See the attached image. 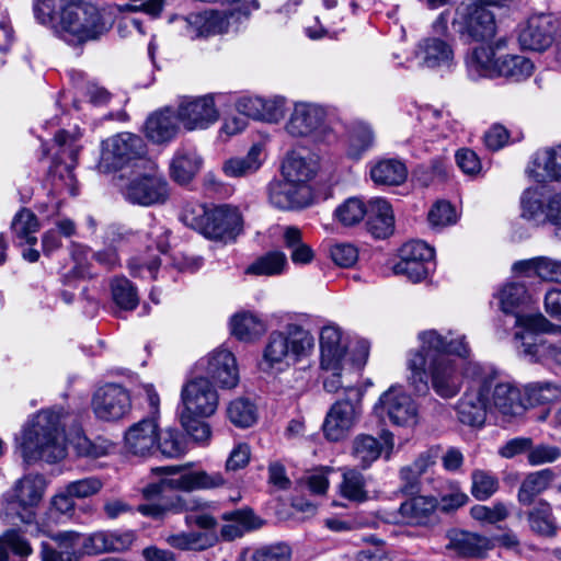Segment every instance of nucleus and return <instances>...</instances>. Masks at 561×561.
<instances>
[{"label": "nucleus", "mask_w": 561, "mask_h": 561, "mask_svg": "<svg viewBox=\"0 0 561 561\" xmlns=\"http://www.w3.org/2000/svg\"><path fill=\"white\" fill-rule=\"evenodd\" d=\"M230 327L232 335L244 342L255 341L266 331V324L251 312L234 314L231 318Z\"/></svg>", "instance_id": "nucleus-44"}, {"label": "nucleus", "mask_w": 561, "mask_h": 561, "mask_svg": "<svg viewBox=\"0 0 561 561\" xmlns=\"http://www.w3.org/2000/svg\"><path fill=\"white\" fill-rule=\"evenodd\" d=\"M438 500L434 496L416 495L402 502L392 523H402L411 526H426L435 519Z\"/></svg>", "instance_id": "nucleus-24"}, {"label": "nucleus", "mask_w": 561, "mask_h": 561, "mask_svg": "<svg viewBox=\"0 0 561 561\" xmlns=\"http://www.w3.org/2000/svg\"><path fill=\"white\" fill-rule=\"evenodd\" d=\"M481 377L493 378L490 392L492 412H497L503 417H514L523 414V403L519 389L508 381H499L494 375L481 373Z\"/></svg>", "instance_id": "nucleus-25"}, {"label": "nucleus", "mask_w": 561, "mask_h": 561, "mask_svg": "<svg viewBox=\"0 0 561 561\" xmlns=\"http://www.w3.org/2000/svg\"><path fill=\"white\" fill-rule=\"evenodd\" d=\"M513 271L527 276H538L543 280L561 283V261L546 256L518 261L514 263Z\"/></svg>", "instance_id": "nucleus-42"}, {"label": "nucleus", "mask_w": 561, "mask_h": 561, "mask_svg": "<svg viewBox=\"0 0 561 561\" xmlns=\"http://www.w3.org/2000/svg\"><path fill=\"white\" fill-rule=\"evenodd\" d=\"M453 25L458 33L477 42L490 39L496 33L494 13L490 4L483 2L461 4L456 11Z\"/></svg>", "instance_id": "nucleus-14"}, {"label": "nucleus", "mask_w": 561, "mask_h": 561, "mask_svg": "<svg viewBox=\"0 0 561 561\" xmlns=\"http://www.w3.org/2000/svg\"><path fill=\"white\" fill-rule=\"evenodd\" d=\"M533 62L519 55H505L497 58L496 78L504 77L515 81L529 77L533 72Z\"/></svg>", "instance_id": "nucleus-50"}, {"label": "nucleus", "mask_w": 561, "mask_h": 561, "mask_svg": "<svg viewBox=\"0 0 561 561\" xmlns=\"http://www.w3.org/2000/svg\"><path fill=\"white\" fill-rule=\"evenodd\" d=\"M374 413L379 419L387 416L396 426L414 427L419 423L417 405L402 387L386 390L375 403Z\"/></svg>", "instance_id": "nucleus-15"}, {"label": "nucleus", "mask_w": 561, "mask_h": 561, "mask_svg": "<svg viewBox=\"0 0 561 561\" xmlns=\"http://www.w3.org/2000/svg\"><path fill=\"white\" fill-rule=\"evenodd\" d=\"M548 324V320L541 313L518 316L516 327L522 330L515 333V340L520 341V352L528 360L549 367L561 366V340L537 335L547 331Z\"/></svg>", "instance_id": "nucleus-5"}, {"label": "nucleus", "mask_w": 561, "mask_h": 561, "mask_svg": "<svg viewBox=\"0 0 561 561\" xmlns=\"http://www.w3.org/2000/svg\"><path fill=\"white\" fill-rule=\"evenodd\" d=\"M187 38H206L228 31V20L217 11L191 13L186 16H174L170 20Z\"/></svg>", "instance_id": "nucleus-20"}, {"label": "nucleus", "mask_w": 561, "mask_h": 561, "mask_svg": "<svg viewBox=\"0 0 561 561\" xmlns=\"http://www.w3.org/2000/svg\"><path fill=\"white\" fill-rule=\"evenodd\" d=\"M447 547L460 557L479 558L483 557L494 545L486 537L473 533L454 531Z\"/></svg>", "instance_id": "nucleus-36"}, {"label": "nucleus", "mask_w": 561, "mask_h": 561, "mask_svg": "<svg viewBox=\"0 0 561 561\" xmlns=\"http://www.w3.org/2000/svg\"><path fill=\"white\" fill-rule=\"evenodd\" d=\"M147 157V145L139 135L124 131L104 139L101 144V156L98 168L108 173L134 165L140 161L144 164Z\"/></svg>", "instance_id": "nucleus-7"}, {"label": "nucleus", "mask_w": 561, "mask_h": 561, "mask_svg": "<svg viewBox=\"0 0 561 561\" xmlns=\"http://www.w3.org/2000/svg\"><path fill=\"white\" fill-rule=\"evenodd\" d=\"M183 221L213 240L233 239L242 229V218L238 208L218 205L206 208L203 205H186Z\"/></svg>", "instance_id": "nucleus-6"}, {"label": "nucleus", "mask_w": 561, "mask_h": 561, "mask_svg": "<svg viewBox=\"0 0 561 561\" xmlns=\"http://www.w3.org/2000/svg\"><path fill=\"white\" fill-rule=\"evenodd\" d=\"M558 30L559 22L554 15L538 13L518 23L515 34L520 49L540 53L552 45Z\"/></svg>", "instance_id": "nucleus-16"}, {"label": "nucleus", "mask_w": 561, "mask_h": 561, "mask_svg": "<svg viewBox=\"0 0 561 561\" xmlns=\"http://www.w3.org/2000/svg\"><path fill=\"white\" fill-rule=\"evenodd\" d=\"M320 367L336 369L339 363H348L347 343L341 329L334 324L322 328L320 332Z\"/></svg>", "instance_id": "nucleus-27"}, {"label": "nucleus", "mask_w": 561, "mask_h": 561, "mask_svg": "<svg viewBox=\"0 0 561 561\" xmlns=\"http://www.w3.org/2000/svg\"><path fill=\"white\" fill-rule=\"evenodd\" d=\"M11 230L19 245H34L37 242L35 233L39 230V222L33 211L22 208L13 217Z\"/></svg>", "instance_id": "nucleus-46"}, {"label": "nucleus", "mask_w": 561, "mask_h": 561, "mask_svg": "<svg viewBox=\"0 0 561 561\" xmlns=\"http://www.w3.org/2000/svg\"><path fill=\"white\" fill-rule=\"evenodd\" d=\"M314 348V337L304 325L290 322L283 330L270 333L260 367L266 373H282L308 357Z\"/></svg>", "instance_id": "nucleus-4"}, {"label": "nucleus", "mask_w": 561, "mask_h": 561, "mask_svg": "<svg viewBox=\"0 0 561 561\" xmlns=\"http://www.w3.org/2000/svg\"><path fill=\"white\" fill-rule=\"evenodd\" d=\"M145 168V173L134 176L124 187L125 198L141 206L164 204L170 196L168 181L153 162L146 161Z\"/></svg>", "instance_id": "nucleus-11"}, {"label": "nucleus", "mask_w": 561, "mask_h": 561, "mask_svg": "<svg viewBox=\"0 0 561 561\" xmlns=\"http://www.w3.org/2000/svg\"><path fill=\"white\" fill-rule=\"evenodd\" d=\"M291 549L288 545L278 542L262 546L250 553V561H290Z\"/></svg>", "instance_id": "nucleus-64"}, {"label": "nucleus", "mask_w": 561, "mask_h": 561, "mask_svg": "<svg viewBox=\"0 0 561 561\" xmlns=\"http://www.w3.org/2000/svg\"><path fill=\"white\" fill-rule=\"evenodd\" d=\"M379 442L371 435H358L353 440L352 455L363 469H367L382 454L390 459L394 448V437L390 431H382Z\"/></svg>", "instance_id": "nucleus-23"}, {"label": "nucleus", "mask_w": 561, "mask_h": 561, "mask_svg": "<svg viewBox=\"0 0 561 561\" xmlns=\"http://www.w3.org/2000/svg\"><path fill=\"white\" fill-rule=\"evenodd\" d=\"M263 145L253 144L244 157H232L222 163V172L229 178L247 176L256 172L263 162Z\"/></svg>", "instance_id": "nucleus-41"}, {"label": "nucleus", "mask_w": 561, "mask_h": 561, "mask_svg": "<svg viewBox=\"0 0 561 561\" xmlns=\"http://www.w3.org/2000/svg\"><path fill=\"white\" fill-rule=\"evenodd\" d=\"M185 510L184 500L178 495L161 496L156 502L141 504L137 507V512L141 515L153 519H161L169 513H181Z\"/></svg>", "instance_id": "nucleus-52"}, {"label": "nucleus", "mask_w": 561, "mask_h": 561, "mask_svg": "<svg viewBox=\"0 0 561 561\" xmlns=\"http://www.w3.org/2000/svg\"><path fill=\"white\" fill-rule=\"evenodd\" d=\"M528 174L538 183L561 180V146L537 151Z\"/></svg>", "instance_id": "nucleus-32"}, {"label": "nucleus", "mask_w": 561, "mask_h": 561, "mask_svg": "<svg viewBox=\"0 0 561 561\" xmlns=\"http://www.w3.org/2000/svg\"><path fill=\"white\" fill-rule=\"evenodd\" d=\"M366 208L367 205L362 199L351 197L335 209L334 216L341 225L352 227L364 219Z\"/></svg>", "instance_id": "nucleus-60"}, {"label": "nucleus", "mask_w": 561, "mask_h": 561, "mask_svg": "<svg viewBox=\"0 0 561 561\" xmlns=\"http://www.w3.org/2000/svg\"><path fill=\"white\" fill-rule=\"evenodd\" d=\"M32 547L25 537L16 529H8L0 535V561H9L10 554L27 557Z\"/></svg>", "instance_id": "nucleus-53"}, {"label": "nucleus", "mask_w": 561, "mask_h": 561, "mask_svg": "<svg viewBox=\"0 0 561 561\" xmlns=\"http://www.w3.org/2000/svg\"><path fill=\"white\" fill-rule=\"evenodd\" d=\"M46 482L41 474H26L13 488L12 500L8 501L2 520L15 525L18 522L30 524L34 519L33 508L41 502Z\"/></svg>", "instance_id": "nucleus-8"}, {"label": "nucleus", "mask_w": 561, "mask_h": 561, "mask_svg": "<svg viewBox=\"0 0 561 561\" xmlns=\"http://www.w3.org/2000/svg\"><path fill=\"white\" fill-rule=\"evenodd\" d=\"M154 471L164 472L173 477L162 479L159 483H152L142 489V495L147 500L161 497L162 492L167 489L180 491H193L197 489H214L224 485L225 479L218 472L207 473L206 471H185L180 476L178 466H167L153 469Z\"/></svg>", "instance_id": "nucleus-9"}, {"label": "nucleus", "mask_w": 561, "mask_h": 561, "mask_svg": "<svg viewBox=\"0 0 561 561\" xmlns=\"http://www.w3.org/2000/svg\"><path fill=\"white\" fill-rule=\"evenodd\" d=\"M470 515L476 520L488 524H495L505 520L510 515V511L505 503L495 502L491 506L481 504L472 506L470 510Z\"/></svg>", "instance_id": "nucleus-62"}, {"label": "nucleus", "mask_w": 561, "mask_h": 561, "mask_svg": "<svg viewBox=\"0 0 561 561\" xmlns=\"http://www.w3.org/2000/svg\"><path fill=\"white\" fill-rule=\"evenodd\" d=\"M114 302L124 310H134L139 302L136 287L125 276L114 277L111 282Z\"/></svg>", "instance_id": "nucleus-55"}, {"label": "nucleus", "mask_w": 561, "mask_h": 561, "mask_svg": "<svg viewBox=\"0 0 561 561\" xmlns=\"http://www.w3.org/2000/svg\"><path fill=\"white\" fill-rule=\"evenodd\" d=\"M346 397L337 400L329 409L324 422V436L332 442H339L347 436L360 415L362 391L356 387L345 388Z\"/></svg>", "instance_id": "nucleus-10"}, {"label": "nucleus", "mask_w": 561, "mask_h": 561, "mask_svg": "<svg viewBox=\"0 0 561 561\" xmlns=\"http://www.w3.org/2000/svg\"><path fill=\"white\" fill-rule=\"evenodd\" d=\"M178 131V115L169 107L153 112L145 124V134L154 144L171 141Z\"/></svg>", "instance_id": "nucleus-31"}, {"label": "nucleus", "mask_w": 561, "mask_h": 561, "mask_svg": "<svg viewBox=\"0 0 561 561\" xmlns=\"http://www.w3.org/2000/svg\"><path fill=\"white\" fill-rule=\"evenodd\" d=\"M546 192L543 186L530 187L520 197L522 217L537 225L547 221Z\"/></svg>", "instance_id": "nucleus-45"}, {"label": "nucleus", "mask_w": 561, "mask_h": 561, "mask_svg": "<svg viewBox=\"0 0 561 561\" xmlns=\"http://www.w3.org/2000/svg\"><path fill=\"white\" fill-rule=\"evenodd\" d=\"M178 119L188 130H204L219 119V111L215 104L214 94L197 98H184L176 111Z\"/></svg>", "instance_id": "nucleus-17"}, {"label": "nucleus", "mask_w": 561, "mask_h": 561, "mask_svg": "<svg viewBox=\"0 0 561 561\" xmlns=\"http://www.w3.org/2000/svg\"><path fill=\"white\" fill-rule=\"evenodd\" d=\"M158 439L157 417L151 416L133 424L125 433V446L136 456H147L156 450Z\"/></svg>", "instance_id": "nucleus-29"}, {"label": "nucleus", "mask_w": 561, "mask_h": 561, "mask_svg": "<svg viewBox=\"0 0 561 561\" xmlns=\"http://www.w3.org/2000/svg\"><path fill=\"white\" fill-rule=\"evenodd\" d=\"M531 505L525 513L529 529L541 537H553L558 526L550 503L541 499Z\"/></svg>", "instance_id": "nucleus-40"}, {"label": "nucleus", "mask_w": 561, "mask_h": 561, "mask_svg": "<svg viewBox=\"0 0 561 561\" xmlns=\"http://www.w3.org/2000/svg\"><path fill=\"white\" fill-rule=\"evenodd\" d=\"M55 142L58 145L57 160L64 163L66 170L70 171L77 162L79 146L77 139L66 130H60L55 136Z\"/></svg>", "instance_id": "nucleus-61"}, {"label": "nucleus", "mask_w": 561, "mask_h": 561, "mask_svg": "<svg viewBox=\"0 0 561 561\" xmlns=\"http://www.w3.org/2000/svg\"><path fill=\"white\" fill-rule=\"evenodd\" d=\"M370 178L377 185L398 186L405 182L408 168L399 159H381L371 165Z\"/></svg>", "instance_id": "nucleus-39"}, {"label": "nucleus", "mask_w": 561, "mask_h": 561, "mask_svg": "<svg viewBox=\"0 0 561 561\" xmlns=\"http://www.w3.org/2000/svg\"><path fill=\"white\" fill-rule=\"evenodd\" d=\"M181 400L180 414L210 416L218 407L217 391L205 377L188 380L182 388Z\"/></svg>", "instance_id": "nucleus-18"}, {"label": "nucleus", "mask_w": 561, "mask_h": 561, "mask_svg": "<svg viewBox=\"0 0 561 561\" xmlns=\"http://www.w3.org/2000/svg\"><path fill=\"white\" fill-rule=\"evenodd\" d=\"M374 133L366 125L357 126L351 134L347 154L353 159H359L362 154L371 148Z\"/></svg>", "instance_id": "nucleus-63"}, {"label": "nucleus", "mask_w": 561, "mask_h": 561, "mask_svg": "<svg viewBox=\"0 0 561 561\" xmlns=\"http://www.w3.org/2000/svg\"><path fill=\"white\" fill-rule=\"evenodd\" d=\"M288 267L287 256L282 251H270L250 264L245 273L256 276H277Z\"/></svg>", "instance_id": "nucleus-47"}, {"label": "nucleus", "mask_w": 561, "mask_h": 561, "mask_svg": "<svg viewBox=\"0 0 561 561\" xmlns=\"http://www.w3.org/2000/svg\"><path fill=\"white\" fill-rule=\"evenodd\" d=\"M56 10L54 0H35L33 12L36 21L50 27L53 33L71 46L98 41L108 27L99 9L83 0H60Z\"/></svg>", "instance_id": "nucleus-2"}, {"label": "nucleus", "mask_w": 561, "mask_h": 561, "mask_svg": "<svg viewBox=\"0 0 561 561\" xmlns=\"http://www.w3.org/2000/svg\"><path fill=\"white\" fill-rule=\"evenodd\" d=\"M497 58L493 47L477 46L466 58L468 75L471 79L496 78Z\"/></svg>", "instance_id": "nucleus-35"}, {"label": "nucleus", "mask_w": 561, "mask_h": 561, "mask_svg": "<svg viewBox=\"0 0 561 561\" xmlns=\"http://www.w3.org/2000/svg\"><path fill=\"white\" fill-rule=\"evenodd\" d=\"M170 547L181 551H205L216 546L219 538L216 533L179 531L164 537Z\"/></svg>", "instance_id": "nucleus-37"}, {"label": "nucleus", "mask_w": 561, "mask_h": 561, "mask_svg": "<svg viewBox=\"0 0 561 561\" xmlns=\"http://www.w3.org/2000/svg\"><path fill=\"white\" fill-rule=\"evenodd\" d=\"M415 56L423 67L449 69L455 61L454 45L450 39L428 36L420 41Z\"/></svg>", "instance_id": "nucleus-26"}, {"label": "nucleus", "mask_w": 561, "mask_h": 561, "mask_svg": "<svg viewBox=\"0 0 561 561\" xmlns=\"http://www.w3.org/2000/svg\"><path fill=\"white\" fill-rule=\"evenodd\" d=\"M64 417L62 409H47L27 422L19 438V449L26 462L44 460L54 463L65 458Z\"/></svg>", "instance_id": "nucleus-3"}, {"label": "nucleus", "mask_w": 561, "mask_h": 561, "mask_svg": "<svg viewBox=\"0 0 561 561\" xmlns=\"http://www.w3.org/2000/svg\"><path fill=\"white\" fill-rule=\"evenodd\" d=\"M91 405L99 420L114 422L129 413L131 400L124 387L108 383L95 391Z\"/></svg>", "instance_id": "nucleus-19"}, {"label": "nucleus", "mask_w": 561, "mask_h": 561, "mask_svg": "<svg viewBox=\"0 0 561 561\" xmlns=\"http://www.w3.org/2000/svg\"><path fill=\"white\" fill-rule=\"evenodd\" d=\"M222 519L226 524L220 529V536L226 541L241 538L245 533L260 527L256 517L251 511L247 510L225 513Z\"/></svg>", "instance_id": "nucleus-43"}, {"label": "nucleus", "mask_w": 561, "mask_h": 561, "mask_svg": "<svg viewBox=\"0 0 561 561\" xmlns=\"http://www.w3.org/2000/svg\"><path fill=\"white\" fill-rule=\"evenodd\" d=\"M420 347L410 352L407 366L410 371L409 382L416 392L428 390V380L436 394L449 399L461 389V374L457 362L450 356L468 358L470 346L463 334H440L431 329L419 333Z\"/></svg>", "instance_id": "nucleus-1"}, {"label": "nucleus", "mask_w": 561, "mask_h": 561, "mask_svg": "<svg viewBox=\"0 0 561 561\" xmlns=\"http://www.w3.org/2000/svg\"><path fill=\"white\" fill-rule=\"evenodd\" d=\"M136 538L135 530H100L84 537L82 549L91 556L124 552L131 548Z\"/></svg>", "instance_id": "nucleus-22"}, {"label": "nucleus", "mask_w": 561, "mask_h": 561, "mask_svg": "<svg viewBox=\"0 0 561 561\" xmlns=\"http://www.w3.org/2000/svg\"><path fill=\"white\" fill-rule=\"evenodd\" d=\"M73 448L79 456L100 458L106 456L114 447L108 439L98 437L91 440L85 435H78L72 442Z\"/></svg>", "instance_id": "nucleus-59"}, {"label": "nucleus", "mask_w": 561, "mask_h": 561, "mask_svg": "<svg viewBox=\"0 0 561 561\" xmlns=\"http://www.w3.org/2000/svg\"><path fill=\"white\" fill-rule=\"evenodd\" d=\"M367 230L377 239H386L393 233L394 216L391 205L380 197L371 198L365 214Z\"/></svg>", "instance_id": "nucleus-30"}, {"label": "nucleus", "mask_w": 561, "mask_h": 561, "mask_svg": "<svg viewBox=\"0 0 561 561\" xmlns=\"http://www.w3.org/2000/svg\"><path fill=\"white\" fill-rule=\"evenodd\" d=\"M318 171V163L312 157H302L297 152H290L282 164L283 178L299 186H309V182Z\"/></svg>", "instance_id": "nucleus-34"}, {"label": "nucleus", "mask_w": 561, "mask_h": 561, "mask_svg": "<svg viewBox=\"0 0 561 561\" xmlns=\"http://www.w3.org/2000/svg\"><path fill=\"white\" fill-rule=\"evenodd\" d=\"M500 486L499 479L490 471L476 469L471 473V494L478 501H486Z\"/></svg>", "instance_id": "nucleus-56"}, {"label": "nucleus", "mask_w": 561, "mask_h": 561, "mask_svg": "<svg viewBox=\"0 0 561 561\" xmlns=\"http://www.w3.org/2000/svg\"><path fill=\"white\" fill-rule=\"evenodd\" d=\"M530 297L527 293L525 285L519 283H511L506 284L499 291V300L501 305V309L505 313L515 314V321L518 316L530 314L531 312H519L517 309L519 307L526 306L529 301Z\"/></svg>", "instance_id": "nucleus-49"}, {"label": "nucleus", "mask_w": 561, "mask_h": 561, "mask_svg": "<svg viewBox=\"0 0 561 561\" xmlns=\"http://www.w3.org/2000/svg\"><path fill=\"white\" fill-rule=\"evenodd\" d=\"M525 394L530 405L547 404L561 396V388L550 381L531 382L525 387Z\"/></svg>", "instance_id": "nucleus-57"}, {"label": "nucleus", "mask_w": 561, "mask_h": 561, "mask_svg": "<svg viewBox=\"0 0 561 561\" xmlns=\"http://www.w3.org/2000/svg\"><path fill=\"white\" fill-rule=\"evenodd\" d=\"M556 474L551 469H542L528 473L517 491V501L523 506H530L535 499L549 489Z\"/></svg>", "instance_id": "nucleus-38"}, {"label": "nucleus", "mask_w": 561, "mask_h": 561, "mask_svg": "<svg viewBox=\"0 0 561 561\" xmlns=\"http://www.w3.org/2000/svg\"><path fill=\"white\" fill-rule=\"evenodd\" d=\"M156 449L167 458H178L185 454L184 436L173 428H167L158 433Z\"/></svg>", "instance_id": "nucleus-58"}, {"label": "nucleus", "mask_w": 561, "mask_h": 561, "mask_svg": "<svg viewBox=\"0 0 561 561\" xmlns=\"http://www.w3.org/2000/svg\"><path fill=\"white\" fill-rule=\"evenodd\" d=\"M202 157L193 148H179L170 163V175L179 184L190 183L199 172Z\"/></svg>", "instance_id": "nucleus-33"}, {"label": "nucleus", "mask_w": 561, "mask_h": 561, "mask_svg": "<svg viewBox=\"0 0 561 561\" xmlns=\"http://www.w3.org/2000/svg\"><path fill=\"white\" fill-rule=\"evenodd\" d=\"M493 386V378L481 377L474 380L456 405L457 417L460 423L476 428H481L489 412H492L490 392Z\"/></svg>", "instance_id": "nucleus-13"}, {"label": "nucleus", "mask_w": 561, "mask_h": 561, "mask_svg": "<svg viewBox=\"0 0 561 561\" xmlns=\"http://www.w3.org/2000/svg\"><path fill=\"white\" fill-rule=\"evenodd\" d=\"M325 110L316 103L297 102L286 123V131L295 138H310L312 141H325L331 129L325 124Z\"/></svg>", "instance_id": "nucleus-12"}, {"label": "nucleus", "mask_w": 561, "mask_h": 561, "mask_svg": "<svg viewBox=\"0 0 561 561\" xmlns=\"http://www.w3.org/2000/svg\"><path fill=\"white\" fill-rule=\"evenodd\" d=\"M197 367L222 388H233L239 381V373L233 354L218 348L197 363Z\"/></svg>", "instance_id": "nucleus-21"}, {"label": "nucleus", "mask_w": 561, "mask_h": 561, "mask_svg": "<svg viewBox=\"0 0 561 561\" xmlns=\"http://www.w3.org/2000/svg\"><path fill=\"white\" fill-rule=\"evenodd\" d=\"M227 415L234 426L247 428L255 424L257 409L249 399L238 398L228 405Z\"/></svg>", "instance_id": "nucleus-54"}, {"label": "nucleus", "mask_w": 561, "mask_h": 561, "mask_svg": "<svg viewBox=\"0 0 561 561\" xmlns=\"http://www.w3.org/2000/svg\"><path fill=\"white\" fill-rule=\"evenodd\" d=\"M340 495L351 502L360 503L368 499L364 476L356 469H345L339 485Z\"/></svg>", "instance_id": "nucleus-51"}, {"label": "nucleus", "mask_w": 561, "mask_h": 561, "mask_svg": "<svg viewBox=\"0 0 561 561\" xmlns=\"http://www.w3.org/2000/svg\"><path fill=\"white\" fill-rule=\"evenodd\" d=\"M268 197L273 206L288 210L310 205L312 193L310 186H299L283 179L270 184Z\"/></svg>", "instance_id": "nucleus-28"}, {"label": "nucleus", "mask_w": 561, "mask_h": 561, "mask_svg": "<svg viewBox=\"0 0 561 561\" xmlns=\"http://www.w3.org/2000/svg\"><path fill=\"white\" fill-rule=\"evenodd\" d=\"M284 245L290 252V260L296 265H307L314 259V252L310 245L302 241L300 229L294 226L284 228Z\"/></svg>", "instance_id": "nucleus-48"}]
</instances>
